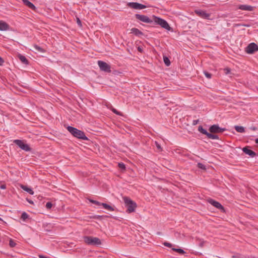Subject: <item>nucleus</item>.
<instances>
[{
	"instance_id": "46",
	"label": "nucleus",
	"mask_w": 258,
	"mask_h": 258,
	"mask_svg": "<svg viewBox=\"0 0 258 258\" xmlns=\"http://www.w3.org/2000/svg\"><path fill=\"white\" fill-rule=\"evenodd\" d=\"M1 188L2 189H5V188H6V186H5V185H2L1 186Z\"/></svg>"
},
{
	"instance_id": "10",
	"label": "nucleus",
	"mask_w": 258,
	"mask_h": 258,
	"mask_svg": "<svg viewBox=\"0 0 258 258\" xmlns=\"http://www.w3.org/2000/svg\"><path fill=\"white\" fill-rule=\"evenodd\" d=\"M195 13L198 16L210 20V17L211 14L209 13H207L205 11L201 10H196L194 11Z\"/></svg>"
},
{
	"instance_id": "3",
	"label": "nucleus",
	"mask_w": 258,
	"mask_h": 258,
	"mask_svg": "<svg viewBox=\"0 0 258 258\" xmlns=\"http://www.w3.org/2000/svg\"><path fill=\"white\" fill-rule=\"evenodd\" d=\"M84 240L88 245L98 246L101 244L100 239L97 237L85 236L84 237Z\"/></svg>"
},
{
	"instance_id": "39",
	"label": "nucleus",
	"mask_w": 258,
	"mask_h": 258,
	"mask_svg": "<svg viewBox=\"0 0 258 258\" xmlns=\"http://www.w3.org/2000/svg\"><path fill=\"white\" fill-rule=\"evenodd\" d=\"M180 254H184L185 253V252L181 248H179V250H178V252Z\"/></svg>"
},
{
	"instance_id": "12",
	"label": "nucleus",
	"mask_w": 258,
	"mask_h": 258,
	"mask_svg": "<svg viewBox=\"0 0 258 258\" xmlns=\"http://www.w3.org/2000/svg\"><path fill=\"white\" fill-rule=\"evenodd\" d=\"M209 203L211 204L214 207H216L218 209L220 210L221 212H225L224 207L218 202L215 201L213 199H209L208 200Z\"/></svg>"
},
{
	"instance_id": "37",
	"label": "nucleus",
	"mask_w": 258,
	"mask_h": 258,
	"mask_svg": "<svg viewBox=\"0 0 258 258\" xmlns=\"http://www.w3.org/2000/svg\"><path fill=\"white\" fill-rule=\"evenodd\" d=\"M4 62L5 61L4 59L1 56H0V66H2L4 63Z\"/></svg>"
},
{
	"instance_id": "18",
	"label": "nucleus",
	"mask_w": 258,
	"mask_h": 258,
	"mask_svg": "<svg viewBox=\"0 0 258 258\" xmlns=\"http://www.w3.org/2000/svg\"><path fill=\"white\" fill-rule=\"evenodd\" d=\"M21 187L22 189L28 192L29 194L31 195H33L34 194V191H33L32 188L28 187V186L24 185H21Z\"/></svg>"
},
{
	"instance_id": "41",
	"label": "nucleus",
	"mask_w": 258,
	"mask_h": 258,
	"mask_svg": "<svg viewBox=\"0 0 258 258\" xmlns=\"http://www.w3.org/2000/svg\"><path fill=\"white\" fill-rule=\"evenodd\" d=\"M155 144H156L157 148L158 149H160V150L161 149V147L160 145L157 142H155Z\"/></svg>"
},
{
	"instance_id": "6",
	"label": "nucleus",
	"mask_w": 258,
	"mask_h": 258,
	"mask_svg": "<svg viewBox=\"0 0 258 258\" xmlns=\"http://www.w3.org/2000/svg\"><path fill=\"white\" fill-rule=\"evenodd\" d=\"M98 64L101 71L107 73H110L111 72L110 66L106 62L101 60H98Z\"/></svg>"
},
{
	"instance_id": "32",
	"label": "nucleus",
	"mask_w": 258,
	"mask_h": 258,
	"mask_svg": "<svg viewBox=\"0 0 258 258\" xmlns=\"http://www.w3.org/2000/svg\"><path fill=\"white\" fill-rule=\"evenodd\" d=\"M16 243L12 240L11 239L9 241V245L10 247H14L16 246Z\"/></svg>"
},
{
	"instance_id": "22",
	"label": "nucleus",
	"mask_w": 258,
	"mask_h": 258,
	"mask_svg": "<svg viewBox=\"0 0 258 258\" xmlns=\"http://www.w3.org/2000/svg\"><path fill=\"white\" fill-rule=\"evenodd\" d=\"M198 131L202 134H204V135H205L207 136V137L208 136V134H209V133H208L205 129H204L202 126L201 125H200L199 127H198Z\"/></svg>"
},
{
	"instance_id": "38",
	"label": "nucleus",
	"mask_w": 258,
	"mask_h": 258,
	"mask_svg": "<svg viewBox=\"0 0 258 258\" xmlns=\"http://www.w3.org/2000/svg\"><path fill=\"white\" fill-rule=\"evenodd\" d=\"M77 24H78V25H79V26H80V27H81V26H82L81 21V20H80V19H79V18H77Z\"/></svg>"
},
{
	"instance_id": "36",
	"label": "nucleus",
	"mask_w": 258,
	"mask_h": 258,
	"mask_svg": "<svg viewBox=\"0 0 258 258\" xmlns=\"http://www.w3.org/2000/svg\"><path fill=\"white\" fill-rule=\"evenodd\" d=\"M224 73L227 75L228 74H229L231 72V70L230 69L228 68H225L224 69Z\"/></svg>"
},
{
	"instance_id": "1",
	"label": "nucleus",
	"mask_w": 258,
	"mask_h": 258,
	"mask_svg": "<svg viewBox=\"0 0 258 258\" xmlns=\"http://www.w3.org/2000/svg\"><path fill=\"white\" fill-rule=\"evenodd\" d=\"M66 128L73 137L82 140H89V139L86 136L84 132L71 126H68Z\"/></svg>"
},
{
	"instance_id": "16",
	"label": "nucleus",
	"mask_w": 258,
	"mask_h": 258,
	"mask_svg": "<svg viewBox=\"0 0 258 258\" xmlns=\"http://www.w3.org/2000/svg\"><path fill=\"white\" fill-rule=\"evenodd\" d=\"M131 33L134 34L135 35L137 36H140L141 35H143V33L136 28H133L131 30Z\"/></svg>"
},
{
	"instance_id": "40",
	"label": "nucleus",
	"mask_w": 258,
	"mask_h": 258,
	"mask_svg": "<svg viewBox=\"0 0 258 258\" xmlns=\"http://www.w3.org/2000/svg\"><path fill=\"white\" fill-rule=\"evenodd\" d=\"M199 121V119L194 120L192 121V124L194 125H196L198 123Z\"/></svg>"
},
{
	"instance_id": "33",
	"label": "nucleus",
	"mask_w": 258,
	"mask_h": 258,
	"mask_svg": "<svg viewBox=\"0 0 258 258\" xmlns=\"http://www.w3.org/2000/svg\"><path fill=\"white\" fill-rule=\"evenodd\" d=\"M111 110L112 111V112L113 113H114L115 114H117V115H121V113L118 111L116 109H115V108H112L111 109Z\"/></svg>"
},
{
	"instance_id": "19",
	"label": "nucleus",
	"mask_w": 258,
	"mask_h": 258,
	"mask_svg": "<svg viewBox=\"0 0 258 258\" xmlns=\"http://www.w3.org/2000/svg\"><path fill=\"white\" fill-rule=\"evenodd\" d=\"M108 217H109V216H107V215H94V216L90 217V218L100 220H102L103 219L106 218Z\"/></svg>"
},
{
	"instance_id": "49",
	"label": "nucleus",
	"mask_w": 258,
	"mask_h": 258,
	"mask_svg": "<svg viewBox=\"0 0 258 258\" xmlns=\"http://www.w3.org/2000/svg\"><path fill=\"white\" fill-rule=\"evenodd\" d=\"M233 258H235V256H232Z\"/></svg>"
},
{
	"instance_id": "42",
	"label": "nucleus",
	"mask_w": 258,
	"mask_h": 258,
	"mask_svg": "<svg viewBox=\"0 0 258 258\" xmlns=\"http://www.w3.org/2000/svg\"><path fill=\"white\" fill-rule=\"evenodd\" d=\"M138 50L140 52H142L143 50V48L141 47V46H139L138 47Z\"/></svg>"
},
{
	"instance_id": "21",
	"label": "nucleus",
	"mask_w": 258,
	"mask_h": 258,
	"mask_svg": "<svg viewBox=\"0 0 258 258\" xmlns=\"http://www.w3.org/2000/svg\"><path fill=\"white\" fill-rule=\"evenodd\" d=\"M18 57L19 58V59L24 64H28V59L26 58L25 56L21 55V54H19V56H18Z\"/></svg>"
},
{
	"instance_id": "26",
	"label": "nucleus",
	"mask_w": 258,
	"mask_h": 258,
	"mask_svg": "<svg viewBox=\"0 0 258 258\" xmlns=\"http://www.w3.org/2000/svg\"><path fill=\"white\" fill-rule=\"evenodd\" d=\"M118 166L119 168V169H121L122 171L125 170V168H126L125 165L123 163H122V162L119 163L118 164Z\"/></svg>"
},
{
	"instance_id": "5",
	"label": "nucleus",
	"mask_w": 258,
	"mask_h": 258,
	"mask_svg": "<svg viewBox=\"0 0 258 258\" xmlns=\"http://www.w3.org/2000/svg\"><path fill=\"white\" fill-rule=\"evenodd\" d=\"M15 144H16L20 148L25 151H30L31 148L29 146L24 143V142L22 140H15L13 142Z\"/></svg>"
},
{
	"instance_id": "9",
	"label": "nucleus",
	"mask_w": 258,
	"mask_h": 258,
	"mask_svg": "<svg viewBox=\"0 0 258 258\" xmlns=\"http://www.w3.org/2000/svg\"><path fill=\"white\" fill-rule=\"evenodd\" d=\"M209 131L211 133L217 134L223 133V132L226 131V128H221L219 127L218 124H213L210 127Z\"/></svg>"
},
{
	"instance_id": "13",
	"label": "nucleus",
	"mask_w": 258,
	"mask_h": 258,
	"mask_svg": "<svg viewBox=\"0 0 258 258\" xmlns=\"http://www.w3.org/2000/svg\"><path fill=\"white\" fill-rule=\"evenodd\" d=\"M250 147L246 146L242 148V151L246 154L249 155L251 157H254L256 156V153L250 149Z\"/></svg>"
},
{
	"instance_id": "44",
	"label": "nucleus",
	"mask_w": 258,
	"mask_h": 258,
	"mask_svg": "<svg viewBox=\"0 0 258 258\" xmlns=\"http://www.w3.org/2000/svg\"><path fill=\"white\" fill-rule=\"evenodd\" d=\"M172 250H173L174 251H175L176 252H178V250H179V248H172Z\"/></svg>"
},
{
	"instance_id": "43",
	"label": "nucleus",
	"mask_w": 258,
	"mask_h": 258,
	"mask_svg": "<svg viewBox=\"0 0 258 258\" xmlns=\"http://www.w3.org/2000/svg\"><path fill=\"white\" fill-rule=\"evenodd\" d=\"M27 201H28V202L29 203H30V204H34L32 200H29V199H27Z\"/></svg>"
},
{
	"instance_id": "35",
	"label": "nucleus",
	"mask_w": 258,
	"mask_h": 258,
	"mask_svg": "<svg viewBox=\"0 0 258 258\" xmlns=\"http://www.w3.org/2000/svg\"><path fill=\"white\" fill-rule=\"evenodd\" d=\"M163 245L165 246L168 247H171L172 245L171 243L167 242H164L163 243Z\"/></svg>"
},
{
	"instance_id": "28",
	"label": "nucleus",
	"mask_w": 258,
	"mask_h": 258,
	"mask_svg": "<svg viewBox=\"0 0 258 258\" xmlns=\"http://www.w3.org/2000/svg\"><path fill=\"white\" fill-rule=\"evenodd\" d=\"M29 217L28 215L26 212H23L21 215V219L25 221Z\"/></svg>"
},
{
	"instance_id": "7",
	"label": "nucleus",
	"mask_w": 258,
	"mask_h": 258,
	"mask_svg": "<svg viewBox=\"0 0 258 258\" xmlns=\"http://www.w3.org/2000/svg\"><path fill=\"white\" fill-rule=\"evenodd\" d=\"M245 50L248 54H252L258 51V45L254 43H251L245 48Z\"/></svg>"
},
{
	"instance_id": "14",
	"label": "nucleus",
	"mask_w": 258,
	"mask_h": 258,
	"mask_svg": "<svg viewBox=\"0 0 258 258\" xmlns=\"http://www.w3.org/2000/svg\"><path fill=\"white\" fill-rule=\"evenodd\" d=\"M238 9L243 11H252L254 7L249 5H241L238 6Z\"/></svg>"
},
{
	"instance_id": "24",
	"label": "nucleus",
	"mask_w": 258,
	"mask_h": 258,
	"mask_svg": "<svg viewBox=\"0 0 258 258\" xmlns=\"http://www.w3.org/2000/svg\"><path fill=\"white\" fill-rule=\"evenodd\" d=\"M207 137L209 139H219V137L218 135L213 134V133H209Z\"/></svg>"
},
{
	"instance_id": "45",
	"label": "nucleus",
	"mask_w": 258,
	"mask_h": 258,
	"mask_svg": "<svg viewBox=\"0 0 258 258\" xmlns=\"http://www.w3.org/2000/svg\"><path fill=\"white\" fill-rule=\"evenodd\" d=\"M39 257L40 258H48L44 255H39Z\"/></svg>"
},
{
	"instance_id": "48",
	"label": "nucleus",
	"mask_w": 258,
	"mask_h": 258,
	"mask_svg": "<svg viewBox=\"0 0 258 258\" xmlns=\"http://www.w3.org/2000/svg\"><path fill=\"white\" fill-rule=\"evenodd\" d=\"M255 143H256V144H258V138H257V139H256L255 140Z\"/></svg>"
},
{
	"instance_id": "2",
	"label": "nucleus",
	"mask_w": 258,
	"mask_h": 258,
	"mask_svg": "<svg viewBox=\"0 0 258 258\" xmlns=\"http://www.w3.org/2000/svg\"><path fill=\"white\" fill-rule=\"evenodd\" d=\"M122 199L125 206L127 208L126 212L128 213L134 212L137 207V204L128 197H123Z\"/></svg>"
},
{
	"instance_id": "20",
	"label": "nucleus",
	"mask_w": 258,
	"mask_h": 258,
	"mask_svg": "<svg viewBox=\"0 0 258 258\" xmlns=\"http://www.w3.org/2000/svg\"><path fill=\"white\" fill-rule=\"evenodd\" d=\"M101 206H102L104 209H105L109 211H114V209L112 207L110 206V205H109L106 203H102Z\"/></svg>"
},
{
	"instance_id": "34",
	"label": "nucleus",
	"mask_w": 258,
	"mask_h": 258,
	"mask_svg": "<svg viewBox=\"0 0 258 258\" xmlns=\"http://www.w3.org/2000/svg\"><path fill=\"white\" fill-rule=\"evenodd\" d=\"M52 206V204H51V202H47L46 204V208L47 209H50L51 208Z\"/></svg>"
},
{
	"instance_id": "17",
	"label": "nucleus",
	"mask_w": 258,
	"mask_h": 258,
	"mask_svg": "<svg viewBox=\"0 0 258 258\" xmlns=\"http://www.w3.org/2000/svg\"><path fill=\"white\" fill-rule=\"evenodd\" d=\"M22 2L25 5L27 6L32 10H35L36 9L35 6L28 0H22Z\"/></svg>"
},
{
	"instance_id": "25",
	"label": "nucleus",
	"mask_w": 258,
	"mask_h": 258,
	"mask_svg": "<svg viewBox=\"0 0 258 258\" xmlns=\"http://www.w3.org/2000/svg\"><path fill=\"white\" fill-rule=\"evenodd\" d=\"M163 60L166 66H169L170 64V61L168 57L166 56H163Z\"/></svg>"
},
{
	"instance_id": "4",
	"label": "nucleus",
	"mask_w": 258,
	"mask_h": 258,
	"mask_svg": "<svg viewBox=\"0 0 258 258\" xmlns=\"http://www.w3.org/2000/svg\"><path fill=\"white\" fill-rule=\"evenodd\" d=\"M153 23H154L155 24L159 25L166 30H170L171 27L166 21L155 16H153Z\"/></svg>"
},
{
	"instance_id": "27",
	"label": "nucleus",
	"mask_w": 258,
	"mask_h": 258,
	"mask_svg": "<svg viewBox=\"0 0 258 258\" xmlns=\"http://www.w3.org/2000/svg\"><path fill=\"white\" fill-rule=\"evenodd\" d=\"M89 201H90V203H92V204H94L97 206H101V204H102V203H100L98 201H95V200H92V199H88Z\"/></svg>"
},
{
	"instance_id": "23",
	"label": "nucleus",
	"mask_w": 258,
	"mask_h": 258,
	"mask_svg": "<svg viewBox=\"0 0 258 258\" xmlns=\"http://www.w3.org/2000/svg\"><path fill=\"white\" fill-rule=\"evenodd\" d=\"M234 128L238 133H243L245 132L244 128L242 126L236 125L234 126Z\"/></svg>"
},
{
	"instance_id": "47",
	"label": "nucleus",
	"mask_w": 258,
	"mask_h": 258,
	"mask_svg": "<svg viewBox=\"0 0 258 258\" xmlns=\"http://www.w3.org/2000/svg\"><path fill=\"white\" fill-rule=\"evenodd\" d=\"M203 245H204V243H203V242H202V243H201L200 244V246L201 247H203Z\"/></svg>"
},
{
	"instance_id": "11",
	"label": "nucleus",
	"mask_w": 258,
	"mask_h": 258,
	"mask_svg": "<svg viewBox=\"0 0 258 258\" xmlns=\"http://www.w3.org/2000/svg\"><path fill=\"white\" fill-rule=\"evenodd\" d=\"M127 6L131 8L136 10H142L145 9L147 7L143 4L136 3V2H130L127 4Z\"/></svg>"
},
{
	"instance_id": "8",
	"label": "nucleus",
	"mask_w": 258,
	"mask_h": 258,
	"mask_svg": "<svg viewBox=\"0 0 258 258\" xmlns=\"http://www.w3.org/2000/svg\"><path fill=\"white\" fill-rule=\"evenodd\" d=\"M136 18L143 22L153 24V20H151L148 16L144 15L135 14Z\"/></svg>"
},
{
	"instance_id": "30",
	"label": "nucleus",
	"mask_w": 258,
	"mask_h": 258,
	"mask_svg": "<svg viewBox=\"0 0 258 258\" xmlns=\"http://www.w3.org/2000/svg\"><path fill=\"white\" fill-rule=\"evenodd\" d=\"M204 74L208 79H211L212 78V74L207 71H205Z\"/></svg>"
},
{
	"instance_id": "31",
	"label": "nucleus",
	"mask_w": 258,
	"mask_h": 258,
	"mask_svg": "<svg viewBox=\"0 0 258 258\" xmlns=\"http://www.w3.org/2000/svg\"><path fill=\"white\" fill-rule=\"evenodd\" d=\"M198 168L202 169H206V166L201 163H198L197 165Z\"/></svg>"
},
{
	"instance_id": "29",
	"label": "nucleus",
	"mask_w": 258,
	"mask_h": 258,
	"mask_svg": "<svg viewBox=\"0 0 258 258\" xmlns=\"http://www.w3.org/2000/svg\"><path fill=\"white\" fill-rule=\"evenodd\" d=\"M34 47L36 50H37L38 51H39L40 52H44V49H43L42 48H41V47H40L38 45H35L34 46Z\"/></svg>"
},
{
	"instance_id": "50",
	"label": "nucleus",
	"mask_w": 258,
	"mask_h": 258,
	"mask_svg": "<svg viewBox=\"0 0 258 258\" xmlns=\"http://www.w3.org/2000/svg\"><path fill=\"white\" fill-rule=\"evenodd\" d=\"M0 220H2V219L0 218Z\"/></svg>"
},
{
	"instance_id": "15",
	"label": "nucleus",
	"mask_w": 258,
	"mask_h": 258,
	"mask_svg": "<svg viewBox=\"0 0 258 258\" xmlns=\"http://www.w3.org/2000/svg\"><path fill=\"white\" fill-rule=\"evenodd\" d=\"M9 25L5 22L3 21H0V30L1 31H6L9 30Z\"/></svg>"
}]
</instances>
